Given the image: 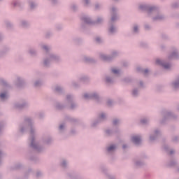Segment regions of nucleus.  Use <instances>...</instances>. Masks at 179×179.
I'll use <instances>...</instances> for the list:
<instances>
[{
	"label": "nucleus",
	"instance_id": "1",
	"mask_svg": "<svg viewBox=\"0 0 179 179\" xmlns=\"http://www.w3.org/2000/svg\"><path fill=\"white\" fill-rule=\"evenodd\" d=\"M132 141L134 143L138 144V143H139V142H141V138H139L138 136H134L132 138Z\"/></svg>",
	"mask_w": 179,
	"mask_h": 179
},
{
	"label": "nucleus",
	"instance_id": "2",
	"mask_svg": "<svg viewBox=\"0 0 179 179\" xmlns=\"http://www.w3.org/2000/svg\"><path fill=\"white\" fill-rule=\"evenodd\" d=\"M114 149H115V147L114 145H110L108 148V152H111V150H114Z\"/></svg>",
	"mask_w": 179,
	"mask_h": 179
},
{
	"label": "nucleus",
	"instance_id": "3",
	"mask_svg": "<svg viewBox=\"0 0 179 179\" xmlns=\"http://www.w3.org/2000/svg\"><path fill=\"white\" fill-rule=\"evenodd\" d=\"M112 72H113V73H118L119 71L115 69H113Z\"/></svg>",
	"mask_w": 179,
	"mask_h": 179
},
{
	"label": "nucleus",
	"instance_id": "4",
	"mask_svg": "<svg viewBox=\"0 0 179 179\" xmlns=\"http://www.w3.org/2000/svg\"><path fill=\"white\" fill-rule=\"evenodd\" d=\"M0 97L1 99H5V97H6V94H1Z\"/></svg>",
	"mask_w": 179,
	"mask_h": 179
},
{
	"label": "nucleus",
	"instance_id": "5",
	"mask_svg": "<svg viewBox=\"0 0 179 179\" xmlns=\"http://www.w3.org/2000/svg\"><path fill=\"white\" fill-rule=\"evenodd\" d=\"M134 31H138V27H134Z\"/></svg>",
	"mask_w": 179,
	"mask_h": 179
},
{
	"label": "nucleus",
	"instance_id": "6",
	"mask_svg": "<svg viewBox=\"0 0 179 179\" xmlns=\"http://www.w3.org/2000/svg\"><path fill=\"white\" fill-rule=\"evenodd\" d=\"M164 68H166V69H169V68H170V65H164Z\"/></svg>",
	"mask_w": 179,
	"mask_h": 179
},
{
	"label": "nucleus",
	"instance_id": "7",
	"mask_svg": "<svg viewBox=\"0 0 179 179\" xmlns=\"http://www.w3.org/2000/svg\"><path fill=\"white\" fill-rule=\"evenodd\" d=\"M161 62H160V60H159V59H157V61H156V64H161Z\"/></svg>",
	"mask_w": 179,
	"mask_h": 179
},
{
	"label": "nucleus",
	"instance_id": "8",
	"mask_svg": "<svg viewBox=\"0 0 179 179\" xmlns=\"http://www.w3.org/2000/svg\"><path fill=\"white\" fill-rule=\"evenodd\" d=\"M114 30V27H111L110 29V31L111 32V33H113V31Z\"/></svg>",
	"mask_w": 179,
	"mask_h": 179
},
{
	"label": "nucleus",
	"instance_id": "9",
	"mask_svg": "<svg viewBox=\"0 0 179 179\" xmlns=\"http://www.w3.org/2000/svg\"><path fill=\"white\" fill-rule=\"evenodd\" d=\"M59 128H60V129H62V128H64V125H60Z\"/></svg>",
	"mask_w": 179,
	"mask_h": 179
},
{
	"label": "nucleus",
	"instance_id": "10",
	"mask_svg": "<svg viewBox=\"0 0 179 179\" xmlns=\"http://www.w3.org/2000/svg\"><path fill=\"white\" fill-rule=\"evenodd\" d=\"M113 124H117V121H115V120L113 121Z\"/></svg>",
	"mask_w": 179,
	"mask_h": 179
},
{
	"label": "nucleus",
	"instance_id": "11",
	"mask_svg": "<svg viewBox=\"0 0 179 179\" xmlns=\"http://www.w3.org/2000/svg\"><path fill=\"white\" fill-rule=\"evenodd\" d=\"M145 73H148V70H145Z\"/></svg>",
	"mask_w": 179,
	"mask_h": 179
},
{
	"label": "nucleus",
	"instance_id": "12",
	"mask_svg": "<svg viewBox=\"0 0 179 179\" xmlns=\"http://www.w3.org/2000/svg\"><path fill=\"white\" fill-rule=\"evenodd\" d=\"M85 3H88L87 0H85Z\"/></svg>",
	"mask_w": 179,
	"mask_h": 179
},
{
	"label": "nucleus",
	"instance_id": "13",
	"mask_svg": "<svg viewBox=\"0 0 179 179\" xmlns=\"http://www.w3.org/2000/svg\"><path fill=\"white\" fill-rule=\"evenodd\" d=\"M84 97H85V98L87 97V94H85Z\"/></svg>",
	"mask_w": 179,
	"mask_h": 179
},
{
	"label": "nucleus",
	"instance_id": "14",
	"mask_svg": "<svg viewBox=\"0 0 179 179\" xmlns=\"http://www.w3.org/2000/svg\"><path fill=\"white\" fill-rule=\"evenodd\" d=\"M104 117V115H101V118H103Z\"/></svg>",
	"mask_w": 179,
	"mask_h": 179
},
{
	"label": "nucleus",
	"instance_id": "15",
	"mask_svg": "<svg viewBox=\"0 0 179 179\" xmlns=\"http://www.w3.org/2000/svg\"><path fill=\"white\" fill-rule=\"evenodd\" d=\"M99 40H100V39H99V38H96V41H99Z\"/></svg>",
	"mask_w": 179,
	"mask_h": 179
},
{
	"label": "nucleus",
	"instance_id": "16",
	"mask_svg": "<svg viewBox=\"0 0 179 179\" xmlns=\"http://www.w3.org/2000/svg\"><path fill=\"white\" fill-rule=\"evenodd\" d=\"M44 48H45V50H47V48H46V47H45Z\"/></svg>",
	"mask_w": 179,
	"mask_h": 179
},
{
	"label": "nucleus",
	"instance_id": "17",
	"mask_svg": "<svg viewBox=\"0 0 179 179\" xmlns=\"http://www.w3.org/2000/svg\"><path fill=\"white\" fill-rule=\"evenodd\" d=\"M112 20H114V18H113V17H112Z\"/></svg>",
	"mask_w": 179,
	"mask_h": 179
},
{
	"label": "nucleus",
	"instance_id": "18",
	"mask_svg": "<svg viewBox=\"0 0 179 179\" xmlns=\"http://www.w3.org/2000/svg\"><path fill=\"white\" fill-rule=\"evenodd\" d=\"M175 86H177V84H175Z\"/></svg>",
	"mask_w": 179,
	"mask_h": 179
}]
</instances>
